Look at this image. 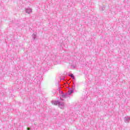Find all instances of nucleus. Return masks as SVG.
<instances>
[{"instance_id":"nucleus-1","label":"nucleus","mask_w":130,"mask_h":130,"mask_svg":"<svg viewBox=\"0 0 130 130\" xmlns=\"http://www.w3.org/2000/svg\"><path fill=\"white\" fill-rule=\"evenodd\" d=\"M52 104L54 105H57V104H58V106L61 109H63V108H64V104L62 102L52 101Z\"/></svg>"},{"instance_id":"nucleus-2","label":"nucleus","mask_w":130,"mask_h":130,"mask_svg":"<svg viewBox=\"0 0 130 130\" xmlns=\"http://www.w3.org/2000/svg\"><path fill=\"white\" fill-rule=\"evenodd\" d=\"M75 90V88H73V89L70 90L68 91V93H62L61 94L62 98H67L69 95H71L73 92Z\"/></svg>"},{"instance_id":"nucleus-3","label":"nucleus","mask_w":130,"mask_h":130,"mask_svg":"<svg viewBox=\"0 0 130 130\" xmlns=\"http://www.w3.org/2000/svg\"><path fill=\"white\" fill-rule=\"evenodd\" d=\"M124 122L126 123H128L130 120V117L128 116H126L124 118Z\"/></svg>"},{"instance_id":"nucleus-4","label":"nucleus","mask_w":130,"mask_h":130,"mask_svg":"<svg viewBox=\"0 0 130 130\" xmlns=\"http://www.w3.org/2000/svg\"><path fill=\"white\" fill-rule=\"evenodd\" d=\"M31 12H32V9L30 8L25 9V13H27V14H30Z\"/></svg>"},{"instance_id":"nucleus-5","label":"nucleus","mask_w":130,"mask_h":130,"mask_svg":"<svg viewBox=\"0 0 130 130\" xmlns=\"http://www.w3.org/2000/svg\"><path fill=\"white\" fill-rule=\"evenodd\" d=\"M100 10L101 11H104V10H105V7H100Z\"/></svg>"},{"instance_id":"nucleus-6","label":"nucleus","mask_w":130,"mask_h":130,"mask_svg":"<svg viewBox=\"0 0 130 130\" xmlns=\"http://www.w3.org/2000/svg\"><path fill=\"white\" fill-rule=\"evenodd\" d=\"M32 38L35 40V38H36V35L35 34H32Z\"/></svg>"},{"instance_id":"nucleus-7","label":"nucleus","mask_w":130,"mask_h":130,"mask_svg":"<svg viewBox=\"0 0 130 130\" xmlns=\"http://www.w3.org/2000/svg\"><path fill=\"white\" fill-rule=\"evenodd\" d=\"M71 78H73V79H75V76H74V75L71 74Z\"/></svg>"},{"instance_id":"nucleus-8","label":"nucleus","mask_w":130,"mask_h":130,"mask_svg":"<svg viewBox=\"0 0 130 130\" xmlns=\"http://www.w3.org/2000/svg\"><path fill=\"white\" fill-rule=\"evenodd\" d=\"M27 130H30V128H27Z\"/></svg>"}]
</instances>
